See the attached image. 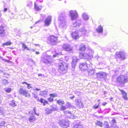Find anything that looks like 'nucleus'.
<instances>
[{
    "label": "nucleus",
    "mask_w": 128,
    "mask_h": 128,
    "mask_svg": "<svg viewBox=\"0 0 128 128\" xmlns=\"http://www.w3.org/2000/svg\"><path fill=\"white\" fill-rule=\"evenodd\" d=\"M68 65L67 63L61 62L58 64V71L60 74L66 73L68 69Z\"/></svg>",
    "instance_id": "obj_1"
},
{
    "label": "nucleus",
    "mask_w": 128,
    "mask_h": 128,
    "mask_svg": "<svg viewBox=\"0 0 128 128\" xmlns=\"http://www.w3.org/2000/svg\"><path fill=\"white\" fill-rule=\"evenodd\" d=\"M128 74V72H126V74ZM116 81L121 84H124L128 81V78L127 77V75H120L118 77Z\"/></svg>",
    "instance_id": "obj_2"
},
{
    "label": "nucleus",
    "mask_w": 128,
    "mask_h": 128,
    "mask_svg": "<svg viewBox=\"0 0 128 128\" xmlns=\"http://www.w3.org/2000/svg\"><path fill=\"white\" fill-rule=\"evenodd\" d=\"M58 123L60 126L64 128H67L69 125V121L68 120H60Z\"/></svg>",
    "instance_id": "obj_3"
},
{
    "label": "nucleus",
    "mask_w": 128,
    "mask_h": 128,
    "mask_svg": "<svg viewBox=\"0 0 128 128\" xmlns=\"http://www.w3.org/2000/svg\"><path fill=\"white\" fill-rule=\"evenodd\" d=\"M57 40V37L52 35L50 36L48 38V40L53 45H55V44Z\"/></svg>",
    "instance_id": "obj_4"
},
{
    "label": "nucleus",
    "mask_w": 128,
    "mask_h": 128,
    "mask_svg": "<svg viewBox=\"0 0 128 128\" xmlns=\"http://www.w3.org/2000/svg\"><path fill=\"white\" fill-rule=\"evenodd\" d=\"M51 56H44L42 60L45 63L48 65H50L51 62L53 61L52 59L51 58Z\"/></svg>",
    "instance_id": "obj_5"
},
{
    "label": "nucleus",
    "mask_w": 128,
    "mask_h": 128,
    "mask_svg": "<svg viewBox=\"0 0 128 128\" xmlns=\"http://www.w3.org/2000/svg\"><path fill=\"white\" fill-rule=\"evenodd\" d=\"M106 73L104 72H100L97 74V76L98 78L100 79L105 78L106 76Z\"/></svg>",
    "instance_id": "obj_6"
},
{
    "label": "nucleus",
    "mask_w": 128,
    "mask_h": 128,
    "mask_svg": "<svg viewBox=\"0 0 128 128\" xmlns=\"http://www.w3.org/2000/svg\"><path fill=\"white\" fill-rule=\"evenodd\" d=\"M70 13L72 20L76 19L78 17V14L76 11L74 12L72 10H70Z\"/></svg>",
    "instance_id": "obj_7"
},
{
    "label": "nucleus",
    "mask_w": 128,
    "mask_h": 128,
    "mask_svg": "<svg viewBox=\"0 0 128 128\" xmlns=\"http://www.w3.org/2000/svg\"><path fill=\"white\" fill-rule=\"evenodd\" d=\"M79 68L81 70H86L88 68L87 63L86 62L80 63V64Z\"/></svg>",
    "instance_id": "obj_8"
},
{
    "label": "nucleus",
    "mask_w": 128,
    "mask_h": 128,
    "mask_svg": "<svg viewBox=\"0 0 128 128\" xmlns=\"http://www.w3.org/2000/svg\"><path fill=\"white\" fill-rule=\"evenodd\" d=\"M62 48L66 51L70 52L72 51V48L69 45L64 44L62 46Z\"/></svg>",
    "instance_id": "obj_9"
},
{
    "label": "nucleus",
    "mask_w": 128,
    "mask_h": 128,
    "mask_svg": "<svg viewBox=\"0 0 128 128\" xmlns=\"http://www.w3.org/2000/svg\"><path fill=\"white\" fill-rule=\"evenodd\" d=\"M52 21V17L50 16H48L47 18L44 21V25L46 26H49Z\"/></svg>",
    "instance_id": "obj_10"
},
{
    "label": "nucleus",
    "mask_w": 128,
    "mask_h": 128,
    "mask_svg": "<svg viewBox=\"0 0 128 128\" xmlns=\"http://www.w3.org/2000/svg\"><path fill=\"white\" fill-rule=\"evenodd\" d=\"M71 36L73 39L77 40L80 37L78 33L76 32H74L71 34Z\"/></svg>",
    "instance_id": "obj_11"
},
{
    "label": "nucleus",
    "mask_w": 128,
    "mask_h": 128,
    "mask_svg": "<svg viewBox=\"0 0 128 128\" xmlns=\"http://www.w3.org/2000/svg\"><path fill=\"white\" fill-rule=\"evenodd\" d=\"M79 60L76 57H75L73 58L72 60V68H74L77 62Z\"/></svg>",
    "instance_id": "obj_12"
},
{
    "label": "nucleus",
    "mask_w": 128,
    "mask_h": 128,
    "mask_svg": "<svg viewBox=\"0 0 128 128\" xmlns=\"http://www.w3.org/2000/svg\"><path fill=\"white\" fill-rule=\"evenodd\" d=\"M76 104L77 107L79 108L83 107V104L80 100L77 99L76 100Z\"/></svg>",
    "instance_id": "obj_13"
},
{
    "label": "nucleus",
    "mask_w": 128,
    "mask_h": 128,
    "mask_svg": "<svg viewBox=\"0 0 128 128\" xmlns=\"http://www.w3.org/2000/svg\"><path fill=\"white\" fill-rule=\"evenodd\" d=\"M119 90L122 93L124 99L125 100H127L128 98L126 93L122 90L119 89Z\"/></svg>",
    "instance_id": "obj_14"
},
{
    "label": "nucleus",
    "mask_w": 128,
    "mask_h": 128,
    "mask_svg": "<svg viewBox=\"0 0 128 128\" xmlns=\"http://www.w3.org/2000/svg\"><path fill=\"white\" fill-rule=\"evenodd\" d=\"M42 8V6H38L36 2L34 3V9L36 11H39L41 10Z\"/></svg>",
    "instance_id": "obj_15"
},
{
    "label": "nucleus",
    "mask_w": 128,
    "mask_h": 128,
    "mask_svg": "<svg viewBox=\"0 0 128 128\" xmlns=\"http://www.w3.org/2000/svg\"><path fill=\"white\" fill-rule=\"evenodd\" d=\"M19 92L20 94L24 95L26 96H27V92L25 89L22 88H20V89Z\"/></svg>",
    "instance_id": "obj_16"
},
{
    "label": "nucleus",
    "mask_w": 128,
    "mask_h": 128,
    "mask_svg": "<svg viewBox=\"0 0 128 128\" xmlns=\"http://www.w3.org/2000/svg\"><path fill=\"white\" fill-rule=\"evenodd\" d=\"M96 31L99 33L102 32L103 29L102 27L100 25L96 29Z\"/></svg>",
    "instance_id": "obj_17"
},
{
    "label": "nucleus",
    "mask_w": 128,
    "mask_h": 128,
    "mask_svg": "<svg viewBox=\"0 0 128 128\" xmlns=\"http://www.w3.org/2000/svg\"><path fill=\"white\" fill-rule=\"evenodd\" d=\"M81 24L77 22H76L73 24L72 26H71V27L72 28L74 27H79Z\"/></svg>",
    "instance_id": "obj_18"
},
{
    "label": "nucleus",
    "mask_w": 128,
    "mask_h": 128,
    "mask_svg": "<svg viewBox=\"0 0 128 128\" xmlns=\"http://www.w3.org/2000/svg\"><path fill=\"white\" fill-rule=\"evenodd\" d=\"M48 92L46 91H41L40 92V95L43 96H45L48 93Z\"/></svg>",
    "instance_id": "obj_19"
},
{
    "label": "nucleus",
    "mask_w": 128,
    "mask_h": 128,
    "mask_svg": "<svg viewBox=\"0 0 128 128\" xmlns=\"http://www.w3.org/2000/svg\"><path fill=\"white\" fill-rule=\"evenodd\" d=\"M15 102L14 100H12L10 102L9 105L10 106L14 107L17 106V104L15 103Z\"/></svg>",
    "instance_id": "obj_20"
},
{
    "label": "nucleus",
    "mask_w": 128,
    "mask_h": 128,
    "mask_svg": "<svg viewBox=\"0 0 128 128\" xmlns=\"http://www.w3.org/2000/svg\"><path fill=\"white\" fill-rule=\"evenodd\" d=\"M29 114L31 116H34L35 114L38 115V114L36 113V112L35 108H34L33 110L29 112Z\"/></svg>",
    "instance_id": "obj_21"
},
{
    "label": "nucleus",
    "mask_w": 128,
    "mask_h": 128,
    "mask_svg": "<svg viewBox=\"0 0 128 128\" xmlns=\"http://www.w3.org/2000/svg\"><path fill=\"white\" fill-rule=\"evenodd\" d=\"M82 17L84 20H88L89 18L88 15L85 13H84L83 14Z\"/></svg>",
    "instance_id": "obj_22"
},
{
    "label": "nucleus",
    "mask_w": 128,
    "mask_h": 128,
    "mask_svg": "<svg viewBox=\"0 0 128 128\" xmlns=\"http://www.w3.org/2000/svg\"><path fill=\"white\" fill-rule=\"evenodd\" d=\"M74 128H84L83 126L80 123L76 124L74 126Z\"/></svg>",
    "instance_id": "obj_23"
},
{
    "label": "nucleus",
    "mask_w": 128,
    "mask_h": 128,
    "mask_svg": "<svg viewBox=\"0 0 128 128\" xmlns=\"http://www.w3.org/2000/svg\"><path fill=\"white\" fill-rule=\"evenodd\" d=\"M88 74L89 76H91L94 73V71L93 70H88Z\"/></svg>",
    "instance_id": "obj_24"
},
{
    "label": "nucleus",
    "mask_w": 128,
    "mask_h": 128,
    "mask_svg": "<svg viewBox=\"0 0 128 128\" xmlns=\"http://www.w3.org/2000/svg\"><path fill=\"white\" fill-rule=\"evenodd\" d=\"M57 103L61 106H62L63 104H64V101L61 100H57Z\"/></svg>",
    "instance_id": "obj_25"
},
{
    "label": "nucleus",
    "mask_w": 128,
    "mask_h": 128,
    "mask_svg": "<svg viewBox=\"0 0 128 128\" xmlns=\"http://www.w3.org/2000/svg\"><path fill=\"white\" fill-rule=\"evenodd\" d=\"M0 82L2 83L4 85H6L9 84L8 81L6 80H2L0 81Z\"/></svg>",
    "instance_id": "obj_26"
},
{
    "label": "nucleus",
    "mask_w": 128,
    "mask_h": 128,
    "mask_svg": "<svg viewBox=\"0 0 128 128\" xmlns=\"http://www.w3.org/2000/svg\"><path fill=\"white\" fill-rule=\"evenodd\" d=\"M40 101L42 103H43L44 106L47 103V101L42 98H41Z\"/></svg>",
    "instance_id": "obj_27"
},
{
    "label": "nucleus",
    "mask_w": 128,
    "mask_h": 128,
    "mask_svg": "<svg viewBox=\"0 0 128 128\" xmlns=\"http://www.w3.org/2000/svg\"><path fill=\"white\" fill-rule=\"evenodd\" d=\"M36 120V118L34 116H31L28 118V120L30 122L34 121Z\"/></svg>",
    "instance_id": "obj_28"
},
{
    "label": "nucleus",
    "mask_w": 128,
    "mask_h": 128,
    "mask_svg": "<svg viewBox=\"0 0 128 128\" xmlns=\"http://www.w3.org/2000/svg\"><path fill=\"white\" fill-rule=\"evenodd\" d=\"M11 42L10 41H8L3 43L2 45L3 46H10L11 45Z\"/></svg>",
    "instance_id": "obj_29"
},
{
    "label": "nucleus",
    "mask_w": 128,
    "mask_h": 128,
    "mask_svg": "<svg viewBox=\"0 0 128 128\" xmlns=\"http://www.w3.org/2000/svg\"><path fill=\"white\" fill-rule=\"evenodd\" d=\"M46 113L48 114L52 112V111L50 108H47L46 110Z\"/></svg>",
    "instance_id": "obj_30"
},
{
    "label": "nucleus",
    "mask_w": 128,
    "mask_h": 128,
    "mask_svg": "<svg viewBox=\"0 0 128 128\" xmlns=\"http://www.w3.org/2000/svg\"><path fill=\"white\" fill-rule=\"evenodd\" d=\"M104 128H111L109 126L108 123L107 122H104Z\"/></svg>",
    "instance_id": "obj_31"
},
{
    "label": "nucleus",
    "mask_w": 128,
    "mask_h": 128,
    "mask_svg": "<svg viewBox=\"0 0 128 128\" xmlns=\"http://www.w3.org/2000/svg\"><path fill=\"white\" fill-rule=\"evenodd\" d=\"M86 49V46L85 45H82L80 48V50L82 51H84Z\"/></svg>",
    "instance_id": "obj_32"
},
{
    "label": "nucleus",
    "mask_w": 128,
    "mask_h": 128,
    "mask_svg": "<svg viewBox=\"0 0 128 128\" xmlns=\"http://www.w3.org/2000/svg\"><path fill=\"white\" fill-rule=\"evenodd\" d=\"M64 114H68L69 116H71L72 115V114L70 111L68 110L64 111Z\"/></svg>",
    "instance_id": "obj_33"
},
{
    "label": "nucleus",
    "mask_w": 128,
    "mask_h": 128,
    "mask_svg": "<svg viewBox=\"0 0 128 128\" xmlns=\"http://www.w3.org/2000/svg\"><path fill=\"white\" fill-rule=\"evenodd\" d=\"M22 84H26L27 85V88L28 89H30V88H32V87L30 86V84H28L27 82H22Z\"/></svg>",
    "instance_id": "obj_34"
},
{
    "label": "nucleus",
    "mask_w": 128,
    "mask_h": 128,
    "mask_svg": "<svg viewBox=\"0 0 128 128\" xmlns=\"http://www.w3.org/2000/svg\"><path fill=\"white\" fill-rule=\"evenodd\" d=\"M51 72L52 74L53 75H54L56 74V71L55 68H53Z\"/></svg>",
    "instance_id": "obj_35"
},
{
    "label": "nucleus",
    "mask_w": 128,
    "mask_h": 128,
    "mask_svg": "<svg viewBox=\"0 0 128 128\" xmlns=\"http://www.w3.org/2000/svg\"><path fill=\"white\" fill-rule=\"evenodd\" d=\"M50 106L51 108L50 109H51L52 111L56 110L57 109V107L56 106Z\"/></svg>",
    "instance_id": "obj_36"
},
{
    "label": "nucleus",
    "mask_w": 128,
    "mask_h": 128,
    "mask_svg": "<svg viewBox=\"0 0 128 128\" xmlns=\"http://www.w3.org/2000/svg\"><path fill=\"white\" fill-rule=\"evenodd\" d=\"M96 124L101 126L102 127V123L100 121H98L97 122Z\"/></svg>",
    "instance_id": "obj_37"
},
{
    "label": "nucleus",
    "mask_w": 128,
    "mask_h": 128,
    "mask_svg": "<svg viewBox=\"0 0 128 128\" xmlns=\"http://www.w3.org/2000/svg\"><path fill=\"white\" fill-rule=\"evenodd\" d=\"M0 59L2 60L4 62H9L10 63H11L12 62H11L10 61L8 60L3 59L2 56L0 57Z\"/></svg>",
    "instance_id": "obj_38"
},
{
    "label": "nucleus",
    "mask_w": 128,
    "mask_h": 128,
    "mask_svg": "<svg viewBox=\"0 0 128 128\" xmlns=\"http://www.w3.org/2000/svg\"><path fill=\"white\" fill-rule=\"evenodd\" d=\"M4 30L3 29V27L2 26H0V34H2L4 33Z\"/></svg>",
    "instance_id": "obj_39"
},
{
    "label": "nucleus",
    "mask_w": 128,
    "mask_h": 128,
    "mask_svg": "<svg viewBox=\"0 0 128 128\" xmlns=\"http://www.w3.org/2000/svg\"><path fill=\"white\" fill-rule=\"evenodd\" d=\"M5 91L9 93L12 90V89L10 88H6L4 89Z\"/></svg>",
    "instance_id": "obj_40"
},
{
    "label": "nucleus",
    "mask_w": 128,
    "mask_h": 128,
    "mask_svg": "<svg viewBox=\"0 0 128 128\" xmlns=\"http://www.w3.org/2000/svg\"><path fill=\"white\" fill-rule=\"evenodd\" d=\"M50 126L52 128H56L57 126L54 124V123H52L51 124Z\"/></svg>",
    "instance_id": "obj_41"
},
{
    "label": "nucleus",
    "mask_w": 128,
    "mask_h": 128,
    "mask_svg": "<svg viewBox=\"0 0 128 128\" xmlns=\"http://www.w3.org/2000/svg\"><path fill=\"white\" fill-rule=\"evenodd\" d=\"M22 48H23L24 50L26 49L28 50L27 46L24 43H22Z\"/></svg>",
    "instance_id": "obj_42"
},
{
    "label": "nucleus",
    "mask_w": 128,
    "mask_h": 128,
    "mask_svg": "<svg viewBox=\"0 0 128 128\" xmlns=\"http://www.w3.org/2000/svg\"><path fill=\"white\" fill-rule=\"evenodd\" d=\"M50 96L51 97L53 98L57 96V94L56 93L52 94H50Z\"/></svg>",
    "instance_id": "obj_43"
},
{
    "label": "nucleus",
    "mask_w": 128,
    "mask_h": 128,
    "mask_svg": "<svg viewBox=\"0 0 128 128\" xmlns=\"http://www.w3.org/2000/svg\"><path fill=\"white\" fill-rule=\"evenodd\" d=\"M117 57L118 58L121 60H123L125 59V56H117Z\"/></svg>",
    "instance_id": "obj_44"
},
{
    "label": "nucleus",
    "mask_w": 128,
    "mask_h": 128,
    "mask_svg": "<svg viewBox=\"0 0 128 128\" xmlns=\"http://www.w3.org/2000/svg\"><path fill=\"white\" fill-rule=\"evenodd\" d=\"M67 108L66 106H61V107L60 108V110H66Z\"/></svg>",
    "instance_id": "obj_45"
},
{
    "label": "nucleus",
    "mask_w": 128,
    "mask_h": 128,
    "mask_svg": "<svg viewBox=\"0 0 128 128\" xmlns=\"http://www.w3.org/2000/svg\"><path fill=\"white\" fill-rule=\"evenodd\" d=\"M4 114L3 110L2 108L0 107V114Z\"/></svg>",
    "instance_id": "obj_46"
},
{
    "label": "nucleus",
    "mask_w": 128,
    "mask_h": 128,
    "mask_svg": "<svg viewBox=\"0 0 128 128\" xmlns=\"http://www.w3.org/2000/svg\"><path fill=\"white\" fill-rule=\"evenodd\" d=\"M100 103H99L98 105H97L96 104L94 106V108L95 109H96L98 108L100 104Z\"/></svg>",
    "instance_id": "obj_47"
},
{
    "label": "nucleus",
    "mask_w": 128,
    "mask_h": 128,
    "mask_svg": "<svg viewBox=\"0 0 128 128\" xmlns=\"http://www.w3.org/2000/svg\"><path fill=\"white\" fill-rule=\"evenodd\" d=\"M32 95H33V97L35 98H37L38 97V96L35 94H34V93H32Z\"/></svg>",
    "instance_id": "obj_48"
},
{
    "label": "nucleus",
    "mask_w": 128,
    "mask_h": 128,
    "mask_svg": "<svg viewBox=\"0 0 128 128\" xmlns=\"http://www.w3.org/2000/svg\"><path fill=\"white\" fill-rule=\"evenodd\" d=\"M48 100L50 102H51L53 100V99L52 98H48Z\"/></svg>",
    "instance_id": "obj_49"
},
{
    "label": "nucleus",
    "mask_w": 128,
    "mask_h": 128,
    "mask_svg": "<svg viewBox=\"0 0 128 128\" xmlns=\"http://www.w3.org/2000/svg\"><path fill=\"white\" fill-rule=\"evenodd\" d=\"M117 54L119 55V56H121L122 55V53L121 52H118L116 53Z\"/></svg>",
    "instance_id": "obj_50"
},
{
    "label": "nucleus",
    "mask_w": 128,
    "mask_h": 128,
    "mask_svg": "<svg viewBox=\"0 0 128 128\" xmlns=\"http://www.w3.org/2000/svg\"><path fill=\"white\" fill-rule=\"evenodd\" d=\"M66 106H70V103L68 102H67L66 103Z\"/></svg>",
    "instance_id": "obj_51"
},
{
    "label": "nucleus",
    "mask_w": 128,
    "mask_h": 128,
    "mask_svg": "<svg viewBox=\"0 0 128 128\" xmlns=\"http://www.w3.org/2000/svg\"><path fill=\"white\" fill-rule=\"evenodd\" d=\"M33 90L34 91L35 90H37V91H39V90H40V89L38 88H34L33 89Z\"/></svg>",
    "instance_id": "obj_52"
},
{
    "label": "nucleus",
    "mask_w": 128,
    "mask_h": 128,
    "mask_svg": "<svg viewBox=\"0 0 128 128\" xmlns=\"http://www.w3.org/2000/svg\"><path fill=\"white\" fill-rule=\"evenodd\" d=\"M112 123H113V124H114L116 122V121L114 119H113L112 121Z\"/></svg>",
    "instance_id": "obj_53"
},
{
    "label": "nucleus",
    "mask_w": 128,
    "mask_h": 128,
    "mask_svg": "<svg viewBox=\"0 0 128 128\" xmlns=\"http://www.w3.org/2000/svg\"><path fill=\"white\" fill-rule=\"evenodd\" d=\"M7 10V9L6 8H5L4 10H3V11L4 12H6Z\"/></svg>",
    "instance_id": "obj_54"
},
{
    "label": "nucleus",
    "mask_w": 128,
    "mask_h": 128,
    "mask_svg": "<svg viewBox=\"0 0 128 128\" xmlns=\"http://www.w3.org/2000/svg\"><path fill=\"white\" fill-rule=\"evenodd\" d=\"M84 58L85 59H86V58ZM86 59L87 60L89 61H90V58H86Z\"/></svg>",
    "instance_id": "obj_55"
},
{
    "label": "nucleus",
    "mask_w": 128,
    "mask_h": 128,
    "mask_svg": "<svg viewBox=\"0 0 128 128\" xmlns=\"http://www.w3.org/2000/svg\"><path fill=\"white\" fill-rule=\"evenodd\" d=\"M75 96H72L70 97V98L71 99H72L73 98H74Z\"/></svg>",
    "instance_id": "obj_56"
},
{
    "label": "nucleus",
    "mask_w": 128,
    "mask_h": 128,
    "mask_svg": "<svg viewBox=\"0 0 128 128\" xmlns=\"http://www.w3.org/2000/svg\"><path fill=\"white\" fill-rule=\"evenodd\" d=\"M106 104V102H104L102 103V105L103 106H105Z\"/></svg>",
    "instance_id": "obj_57"
},
{
    "label": "nucleus",
    "mask_w": 128,
    "mask_h": 128,
    "mask_svg": "<svg viewBox=\"0 0 128 128\" xmlns=\"http://www.w3.org/2000/svg\"><path fill=\"white\" fill-rule=\"evenodd\" d=\"M36 53L37 54H39V52H36Z\"/></svg>",
    "instance_id": "obj_58"
},
{
    "label": "nucleus",
    "mask_w": 128,
    "mask_h": 128,
    "mask_svg": "<svg viewBox=\"0 0 128 128\" xmlns=\"http://www.w3.org/2000/svg\"><path fill=\"white\" fill-rule=\"evenodd\" d=\"M38 76H42V74H39L38 75Z\"/></svg>",
    "instance_id": "obj_59"
},
{
    "label": "nucleus",
    "mask_w": 128,
    "mask_h": 128,
    "mask_svg": "<svg viewBox=\"0 0 128 128\" xmlns=\"http://www.w3.org/2000/svg\"><path fill=\"white\" fill-rule=\"evenodd\" d=\"M100 101V100H98V102L99 101Z\"/></svg>",
    "instance_id": "obj_60"
},
{
    "label": "nucleus",
    "mask_w": 128,
    "mask_h": 128,
    "mask_svg": "<svg viewBox=\"0 0 128 128\" xmlns=\"http://www.w3.org/2000/svg\"><path fill=\"white\" fill-rule=\"evenodd\" d=\"M56 56V55H54V56Z\"/></svg>",
    "instance_id": "obj_61"
},
{
    "label": "nucleus",
    "mask_w": 128,
    "mask_h": 128,
    "mask_svg": "<svg viewBox=\"0 0 128 128\" xmlns=\"http://www.w3.org/2000/svg\"><path fill=\"white\" fill-rule=\"evenodd\" d=\"M84 58H86V56H84Z\"/></svg>",
    "instance_id": "obj_62"
},
{
    "label": "nucleus",
    "mask_w": 128,
    "mask_h": 128,
    "mask_svg": "<svg viewBox=\"0 0 128 128\" xmlns=\"http://www.w3.org/2000/svg\"><path fill=\"white\" fill-rule=\"evenodd\" d=\"M53 58L54 57H55V56H53Z\"/></svg>",
    "instance_id": "obj_63"
},
{
    "label": "nucleus",
    "mask_w": 128,
    "mask_h": 128,
    "mask_svg": "<svg viewBox=\"0 0 128 128\" xmlns=\"http://www.w3.org/2000/svg\"><path fill=\"white\" fill-rule=\"evenodd\" d=\"M66 56H65V58H66Z\"/></svg>",
    "instance_id": "obj_64"
}]
</instances>
